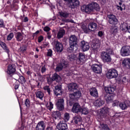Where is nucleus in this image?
<instances>
[{
    "label": "nucleus",
    "instance_id": "obj_1",
    "mask_svg": "<svg viewBox=\"0 0 130 130\" xmlns=\"http://www.w3.org/2000/svg\"><path fill=\"white\" fill-rule=\"evenodd\" d=\"M81 10H84L85 12H94L96 11V12H100V6H99V4L97 3L92 2L88 5H83L81 7Z\"/></svg>",
    "mask_w": 130,
    "mask_h": 130
},
{
    "label": "nucleus",
    "instance_id": "obj_2",
    "mask_svg": "<svg viewBox=\"0 0 130 130\" xmlns=\"http://www.w3.org/2000/svg\"><path fill=\"white\" fill-rule=\"evenodd\" d=\"M69 41L70 45L69 49L71 51H73L75 50L76 45L78 44V37L74 35H71L69 38Z\"/></svg>",
    "mask_w": 130,
    "mask_h": 130
},
{
    "label": "nucleus",
    "instance_id": "obj_3",
    "mask_svg": "<svg viewBox=\"0 0 130 130\" xmlns=\"http://www.w3.org/2000/svg\"><path fill=\"white\" fill-rule=\"evenodd\" d=\"M101 58L104 63L111 62V57L110 55L105 51H103L101 53Z\"/></svg>",
    "mask_w": 130,
    "mask_h": 130
},
{
    "label": "nucleus",
    "instance_id": "obj_4",
    "mask_svg": "<svg viewBox=\"0 0 130 130\" xmlns=\"http://www.w3.org/2000/svg\"><path fill=\"white\" fill-rule=\"evenodd\" d=\"M118 76V73L115 69H110L107 73L106 76L108 79H113L117 78Z\"/></svg>",
    "mask_w": 130,
    "mask_h": 130
},
{
    "label": "nucleus",
    "instance_id": "obj_5",
    "mask_svg": "<svg viewBox=\"0 0 130 130\" xmlns=\"http://www.w3.org/2000/svg\"><path fill=\"white\" fill-rule=\"evenodd\" d=\"M65 2H69V7L71 9H76L80 6L79 0H64Z\"/></svg>",
    "mask_w": 130,
    "mask_h": 130
},
{
    "label": "nucleus",
    "instance_id": "obj_6",
    "mask_svg": "<svg viewBox=\"0 0 130 130\" xmlns=\"http://www.w3.org/2000/svg\"><path fill=\"white\" fill-rule=\"evenodd\" d=\"M55 49L56 52L60 53L63 50V45L58 41H54Z\"/></svg>",
    "mask_w": 130,
    "mask_h": 130
},
{
    "label": "nucleus",
    "instance_id": "obj_7",
    "mask_svg": "<svg viewBox=\"0 0 130 130\" xmlns=\"http://www.w3.org/2000/svg\"><path fill=\"white\" fill-rule=\"evenodd\" d=\"M69 67V62L64 61L63 62H61L59 64L56 66L55 69V72H60L62 70V69H66Z\"/></svg>",
    "mask_w": 130,
    "mask_h": 130
},
{
    "label": "nucleus",
    "instance_id": "obj_8",
    "mask_svg": "<svg viewBox=\"0 0 130 130\" xmlns=\"http://www.w3.org/2000/svg\"><path fill=\"white\" fill-rule=\"evenodd\" d=\"M120 54L122 56H128L130 55V47L126 46L122 47Z\"/></svg>",
    "mask_w": 130,
    "mask_h": 130
},
{
    "label": "nucleus",
    "instance_id": "obj_9",
    "mask_svg": "<svg viewBox=\"0 0 130 130\" xmlns=\"http://www.w3.org/2000/svg\"><path fill=\"white\" fill-rule=\"evenodd\" d=\"M91 69L96 74H101L102 72V66L101 65L93 64L91 66Z\"/></svg>",
    "mask_w": 130,
    "mask_h": 130
},
{
    "label": "nucleus",
    "instance_id": "obj_10",
    "mask_svg": "<svg viewBox=\"0 0 130 130\" xmlns=\"http://www.w3.org/2000/svg\"><path fill=\"white\" fill-rule=\"evenodd\" d=\"M57 109L60 111L64 109V101L63 99H59L56 103Z\"/></svg>",
    "mask_w": 130,
    "mask_h": 130
},
{
    "label": "nucleus",
    "instance_id": "obj_11",
    "mask_svg": "<svg viewBox=\"0 0 130 130\" xmlns=\"http://www.w3.org/2000/svg\"><path fill=\"white\" fill-rule=\"evenodd\" d=\"M108 18L109 19V22L111 25H116L118 22V20L114 15L110 14L108 15Z\"/></svg>",
    "mask_w": 130,
    "mask_h": 130
},
{
    "label": "nucleus",
    "instance_id": "obj_12",
    "mask_svg": "<svg viewBox=\"0 0 130 130\" xmlns=\"http://www.w3.org/2000/svg\"><path fill=\"white\" fill-rule=\"evenodd\" d=\"M73 92V93L69 95V97L71 98V99H78L81 97L82 93H81V91H80L79 90L77 89Z\"/></svg>",
    "mask_w": 130,
    "mask_h": 130
},
{
    "label": "nucleus",
    "instance_id": "obj_13",
    "mask_svg": "<svg viewBox=\"0 0 130 130\" xmlns=\"http://www.w3.org/2000/svg\"><path fill=\"white\" fill-rule=\"evenodd\" d=\"M72 111L74 113H79V112L82 111V108H81V106L78 103H75L73 105Z\"/></svg>",
    "mask_w": 130,
    "mask_h": 130
},
{
    "label": "nucleus",
    "instance_id": "obj_14",
    "mask_svg": "<svg viewBox=\"0 0 130 130\" xmlns=\"http://www.w3.org/2000/svg\"><path fill=\"white\" fill-rule=\"evenodd\" d=\"M57 128L58 130H66L68 129V125L64 121H61L57 124Z\"/></svg>",
    "mask_w": 130,
    "mask_h": 130
},
{
    "label": "nucleus",
    "instance_id": "obj_15",
    "mask_svg": "<svg viewBox=\"0 0 130 130\" xmlns=\"http://www.w3.org/2000/svg\"><path fill=\"white\" fill-rule=\"evenodd\" d=\"M86 60V56L84 54L80 53L77 59V63H84Z\"/></svg>",
    "mask_w": 130,
    "mask_h": 130
},
{
    "label": "nucleus",
    "instance_id": "obj_16",
    "mask_svg": "<svg viewBox=\"0 0 130 130\" xmlns=\"http://www.w3.org/2000/svg\"><path fill=\"white\" fill-rule=\"evenodd\" d=\"M80 46L83 51H87V50H89L90 48L89 43L85 42L84 41H82L81 42Z\"/></svg>",
    "mask_w": 130,
    "mask_h": 130
},
{
    "label": "nucleus",
    "instance_id": "obj_17",
    "mask_svg": "<svg viewBox=\"0 0 130 130\" xmlns=\"http://www.w3.org/2000/svg\"><path fill=\"white\" fill-rule=\"evenodd\" d=\"M100 114L103 117H107L109 115V109L108 108H103L101 109Z\"/></svg>",
    "mask_w": 130,
    "mask_h": 130
},
{
    "label": "nucleus",
    "instance_id": "obj_18",
    "mask_svg": "<svg viewBox=\"0 0 130 130\" xmlns=\"http://www.w3.org/2000/svg\"><path fill=\"white\" fill-rule=\"evenodd\" d=\"M68 89L70 92H75L78 90V85L77 83H72L68 85Z\"/></svg>",
    "mask_w": 130,
    "mask_h": 130
},
{
    "label": "nucleus",
    "instance_id": "obj_19",
    "mask_svg": "<svg viewBox=\"0 0 130 130\" xmlns=\"http://www.w3.org/2000/svg\"><path fill=\"white\" fill-rule=\"evenodd\" d=\"M91 47L93 49H98L100 47V40L98 39H94L92 41Z\"/></svg>",
    "mask_w": 130,
    "mask_h": 130
},
{
    "label": "nucleus",
    "instance_id": "obj_20",
    "mask_svg": "<svg viewBox=\"0 0 130 130\" xmlns=\"http://www.w3.org/2000/svg\"><path fill=\"white\" fill-rule=\"evenodd\" d=\"M16 72V68H15V65L10 64L8 66L7 73L8 75H13L14 73Z\"/></svg>",
    "mask_w": 130,
    "mask_h": 130
},
{
    "label": "nucleus",
    "instance_id": "obj_21",
    "mask_svg": "<svg viewBox=\"0 0 130 130\" xmlns=\"http://www.w3.org/2000/svg\"><path fill=\"white\" fill-rule=\"evenodd\" d=\"M36 130H45V123L43 121L39 122L36 127Z\"/></svg>",
    "mask_w": 130,
    "mask_h": 130
},
{
    "label": "nucleus",
    "instance_id": "obj_22",
    "mask_svg": "<svg viewBox=\"0 0 130 130\" xmlns=\"http://www.w3.org/2000/svg\"><path fill=\"white\" fill-rule=\"evenodd\" d=\"M130 102L128 101H126L123 103H121L119 104V107L122 109V110H125L126 108L129 107Z\"/></svg>",
    "mask_w": 130,
    "mask_h": 130
},
{
    "label": "nucleus",
    "instance_id": "obj_23",
    "mask_svg": "<svg viewBox=\"0 0 130 130\" xmlns=\"http://www.w3.org/2000/svg\"><path fill=\"white\" fill-rule=\"evenodd\" d=\"M115 89H116V87L113 86L105 87V91L108 94H113L115 91Z\"/></svg>",
    "mask_w": 130,
    "mask_h": 130
},
{
    "label": "nucleus",
    "instance_id": "obj_24",
    "mask_svg": "<svg viewBox=\"0 0 130 130\" xmlns=\"http://www.w3.org/2000/svg\"><path fill=\"white\" fill-rule=\"evenodd\" d=\"M54 92L56 96L61 95V93H62L61 85H56V86H55Z\"/></svg>",
    "mask_w": 130,
    "mask_h": 130
},
{
    "label": "nucleus",
    "instance_id": "obj_25",
    "mask_svg": "<svg viewBox=\"0 0 130 130\" xmlns=\"http://www.w3.org/2000/svg\"><path fill=\"white\" fill-rule=\"evenodd\" d=\"M66 34V30L63 28H60L57 32V38L60 39L63 37V35Z\"/></svg>",
    "mask_w": 130,
    "mask_h": 130
},
{
    "label": "nucleus",
    "instance_id": "obj_26",
    "mask_svg": "<svg viewBox=\"0 0 130 130\" xmlns=\"http://www.w3.org/2000/svg\"><path fill=\"white\" fill-rule=\"evenodd\" d=\"M97 24L95 22H91L88 24V28H89L90 31L94 32L97 29Z\"/></svg>",
    "mask_w": 130,
    "mask_h": 130
},
{
    "label": "nucleus",
    "instance_id": "obj_27",
    "mask_svg": "<svg viewBox=\"0 0 130 130\" xmlns=\"http://www.w3.org/2000/svg\"><path fill=\"white\" fill-rule=\"evenodd\" d=\"M36 97L40 100H43L44 98V93L41 91H37L36 92Z\"/></svg>",
    "mask_w": 130,
    "mask_h": 130
},
{
    "label": "nucleus",
    "instance_id": "obj_28",
    "mask_svg": "<svg viewBox=\"0 0 130 130\" xmlns=\"http://www.w3.org/2000/svg\"><path fill=\"white\" fill-rule=\"evenodd\" d=\"M103 104H104V101L101 100V99L96 100L94 103V106H96V107H100V106H102Z\"/></svg>",
    "mask_w": 130,
    "mask_h": 130
},
{
    "label": "nucleus",
    "instance_id": "obj_29",
    "mask_svg": "<svg viewBox=\"0 0 130 130\" xmlns=\"http://www.w3.org/2000/svg\"><path fill=\"white\" fill-rule=\"evenodd\" d=\"M90 95L93 97H98V91L95 87L90 88Z\"/></svg>",
    "mask_w": 130,
    "mask_h": 130
},
{
    "label": "nucleus",
    "instance_id": "obj_30",
    "mask_svg": "<svg viewBox=\"0 0 130 130\" xmlns=\"http://www.w3.org/2000/svg\"><path fill=\"white\" fill-rule=\"evenodd\" d=\"M122 66L129 69L130 68V59H125L122 61Z\"/></svg>",
    "mask_w": 130,
    "mask_h": 130
},
{
    "label": "nucleus",
    "instance_id": "obj_31",
    "mask_svg": "<svg viewBox=\"0 0 130 130\" xmlns=\"http://www.w3.org/2000/svg\"><path fill=\"white\" fill-rule=\"evenodd\" d=\"M73 121L76 123V124H81V121H82V117L80 116H76L74 117Z\"/></svg>",
    "mask_w": 130,
    "mask_h": 130
},
{
    "label": "nucleus",
    "instance_id": "obj_32",
    "mask_svg": "<svg viewBox=\"0 0 130 130\" xmlns=\"http://www.w3.org/2000/svg\"><path fill=\"white\" fill-rule=\"evenodd\" d=\"M15 37L17 41H22L23 40V35L20 32H16Z\"/></svg>",
    "mask_w": 130,
    "mask_h": 130
},
{
    "label": "nucleus",
    "instance_id": "obj_33",
    "mask_svg": "<svg viewBox=\"0 0 130 130\" xmlns=\"http://www.w3.org/2000/svg\"><path fill=\"white\" fill-rule=\"evenodd\" d=\"M52 78L54 81H56L57 82H60V80H61L60 76L56 73L54 74Z\"/></svg>",
    "mask_w": 130,
    "mask_h": 130
},
{
    "label": "nucleus",
    "instance_id": "obj_34",
    "mask_svg": "<svg viewBox=\"0 0 130 130\" xmlns=\"http://www.w3.org/2000/svg\"><path fill=\"white\" fill-rule=\"evenodd\" d=\"M0 45L1 46H2L3 49L5 50L6 52H7V53H9V52H10L9 48H8V47L7 46V44H6V43L3 42H0Z\"/></svg>",
    "mask_w": 130,
    "mask_h": 130
},
{
    "label": "nucleus",
    "instance_id": "obj_35",
    "mask_svg": "<svg viewBox=\"0 0 130 130\" xmlns=\"http://www.w3.org/2000/svg\"><path fill=\"white\" fill-rule=\"evenodd\" d=\"M52 117L53 118H55V119H56L57 117H60V113L59 111H56L52 113Z\"/></svg>",
    "mask_w": 130,
    "mask_h": 130
},
{
    "label": "nucleus",
    "instance_id": "obj_36",
    "mask_svg": "<svg viewBox=\"0 0 130 130\" xmlns=\"http://www.w3.org/2000/svg\"><path fill=\"white\" fill-rule=\"evenodd\" d=\"M63 119L66 122L70 120V114L68 113H65L63 115Z\"/></svg>",
    "mask_w": 130,
    "mask_h": 130
},
{
    "label": "nucleus",
    "instance_id": "obj_37",
    "mask_svg": "<svg viewBox=\"0 0 130 130\" xmlns=\"http://www.w3.org/2000/svg\"><path fill=\"white\" fill-rule=\"evenodd\" d=\"M59 15L60 17H63V18H68L70 14L68 12H59Z\"/></svg>",
    "mask_w": 130,
    "mask_h": 130
},
{
    "label": "nucleus",
    "instance_id": "obj_38",
    "mask_svg": "<svg viewBox=\"0 0 130 130\" xmlns=\"http://www.w3.org/2000/svg\"><path fill=\"white\" fill-rule=\"evenodd\" d=\"M26 50H27V46H26V45H22L18 49V51L21 53H24V52L26 51Z\"/></svg>",
    "mask_w": 130,
    "mask_h": 130
},
{
    "label": "nucleus",
    "instance_id": "obj_39",
    "mask_svg": "<svg viewBox=\"0 0 130 130\" xmlns=\"http://www.w3.org/2000/svg\"><path fill=\"white\" fill-rule=\"evenodd\" d=\"M82 29L83 30L85 33H89L90 32V28L86 26L85 25H83L81 26Z\"/></svg>",
    "mask_w": 130,
    "mask_h": 130
},
{
    "label": "nucleus",
    "instance_id": "obj_40",
    "mask_svg": "<svg viewBox=\"0 0 130 130\" xmlns=\"http://www.w3.org/2000/svg\"><path fill=\"white\" fill-rule=\"evenodd\" d=\"M18 81L20 82L21 84H25V83H26V79L24 76H20L18 79Z\"/></svg>",
    "mask_w": 130,
    "mask_h": 130
},
{
    "label": "nucleus",
    "instance_id": "obj_41",
    "mask_svg": "<svg viewBox=\"0 0 130 130\" xmlns=\"http://www.w3.org/2000/svg\"><path fill=\"white\" fill-rule=\"evenodd\" d=\"M68 59L70 60L71 61L74 60L75 58H76V55L74 54H72L71 55H68Z\"/></svg>",
    "mask_w": 130,
    "mask_h": 130
},
{
    "label": "nucleus",
    "instance_id": "obj_42",
    "mask_svg": "<svg viewBox=\"0 0 130 130\" xmlns=\"http://www.w3.org/2000/svg\"><path fill=\"white\" fill-rule=\"evenodd\" d=\"M82 114H84L85 115L88 114L89 113V110L88 109L84 108L83 109H81Z\"/></svg>",
    "mask_w": 130,
    "mask_h": 130
},
{
    "label": "nucleus",
    "instance_id": "obj_43",
    "mask_svg": "<svg viewBox=\"0 0 130 130\" xmlns=\"http://www.w3.org/2000/svg\"><path fill=\"white\" fill-rule=\"evenodd\" d=\"M47 81L49 85H51V84H52V82H53L54 80L52 78H51L49 76L47 77Z\"/></svg>",
    "mask_w": 130,
    "mask_h": 130
},
{
    "label": "nucleus",
    "instance_id": "obj_44",
    "mask_svg": "<svg viewBox=\"0 0 130 130\" xmlns=\"http://www.w3.org/2000/svg\"><path fill=\"white\" fill-rule=\"evenodd\" d=\"M13 38H14V33L11 32L7 36V39L8 41H10L12 40Z\"/></svg>",
    "mask_w": 130,
    "mask_h": 130
},
{
    "label": "nucleus",
    "instance_id": "obj_45",
    "mask_svg": "<svg viewBox=\"0 0 130 130\" xmlns=\"http://www.w3.org/2000/svg\"><path fill=\"white\" fill-rule=\"evenodd\" d=\"M106 52L110 55V54H112L113 53V50L110 48H108L106 49Z\"/></svg>",
    "mask_w": 130,
    "mask_h": 130
},
{
    "label": "nucleus",
    "instance_id": "obj_46",
    "mask_svg": "<svg viewBox=\"0 0 130 130\" xmlns=\"http://www.w3.org/2000/svg\"><path fill=\"white\" fill-rule=\"evenodd\" d=\"M52 50L51 49H48L47 50V56H49L50 57H51V56H52L53 54H52Z\"/></svg>",
    "mask_w": 130,
    "mask_h": 130
},
{
    "label": "nucleus",
    "instance_id": "obj_47",
    "mask_svg": "<svg viewBox=\"0 0 130 130\" xmlns=\"http://www.w3.org/2000/svg\"><path fill=\"white\" fill-rule=\"evenodd\" d=\"M44 90L46 91V92H47L49 94H50V87H49V86H46L44 87Z\"/></svg>",
    "mask_w": 130,
    "mask_h": 130
},
{
    "label": "nucleus",
    "instance_id": "obj_48",
    "mask_svg": "<svg viewBox=\"0 0 130 130\" xmlns=\"http://www.w3.org/2000/svg\"><path fill=\"white\" fill-rule=\"evenodd\" d=\"M111 31L113 34H115L118 31L117 27L116 26H114L113 28L111 29Z\"/></svg>",
    "mask_w": 130,
    "mask_h": 130
},
{
    "label": "nucleus",
    "instance_id": "obj_49",
    "mask_svg": "<svg viewBox=\"0 0 130 130\" xmlns=\"http://www.w3.org/2000/svg\"><path fill=\"white\" fill-rule=\"evenodd\" d=\"M6 25H5V22L3 19H0V28H5Z\"/></svg>",
    "mask_w": 130,
    "mask_h": 130
},
{
    "label": "nucleus",
    "instance_id": "obj_50",
    "mask_svg": "<svg viewBox=\"0 0 130 130\" xmlns=\"http://www.w3.org/2000/svg\"><path fill=\"white\" fill-rule=\"evenodd\" d=\"M25 104L26 107H29L30 106V101L28 99H26L25 101Z\"/></svg>",
    "mask_w": 130,
    "mask_h": 130
},
{
    "label": "nucleus",
    "instance_id": "obj_51",
    "mask_svg": "<svg viewBox=\"0 0 130 130\" xmlns=\"http://www.w3.org/2000/svg\"><path fill=\"white\" fill-rule=\"evenodd\" d=\"M47 107L48 109H49V110H51V109L53 108V104L51 103V102H49V105Z\"/></svg>",
    "mask_w": 130,
    "mask_h": 130
},
{
    "label": "nucleus",
    "instance_id": "obj_52",
    "mask_svg": "<svg viewBox=\"0 0 130 130\" xmlns=\"http://www.w3.org/2000/svg\"><path fill=\"white\" fill-rule=\"evenodd\" d=\"M41 73L43 74V73H45L46 72V67L45 66H42L41 70Z\"/></svg>",
    "mask_w": 130,
    "mask_h": 130
},
{
    "label": "nucleus",
    "instance_id": "obj_53",
    "mask_svg": "<svg viewBox=\"0 0 130 130\" xmlns=\"http://www.w3.org/2000/svg\"><path fill=\"white\" fill-rule=\"evenodd\" d=\"M102 129L104 130H110L107 124L103 125Z\"/></svg>",
    "mask_w": 130,
    "mask_h": 130
},
{
    "label": "nucleus",
    "instance_id": "obj_54",
    "mask_svg": "<svg viewBox=\"0 0 130 130\" xmlns=\"http://www.w3.org/2000/svg\"><path fill=\"white\" fill-rule=\"evenodd\" d=\"M106 100L107 102H110V101H111L112 100V99H111V97L109 95L106 96Z\"/></svg>",
    "mask_w": 130,
    "mask_h": 130
},
{
    "label": "nucleus",
    "instance_id": "obj_55",
    "mask_svg": "<svg viewBox=\"0 0 130 130\" xmlns=\"http://www.w3.org/2000/svg\"><path fill=\"white\" fill-rule=\"evenodd\" d=\"M44 31H45V32H49V31H50V27H48V26H45L44 28Z\"/></svg>",
    "mask_w": 130,
    "mask_h": 130
},
{
    "label": "nucleus",
    "instance_id": "obj_56",
    "mask_svg": "<svg viewBox=\"0 0 130 130\" xmlns=\"http://www.w3.org/2000/svg\"><path fill=\"white\" fill-rule=\"evenodd\" d=\"M13 78H14V79L16 81L17 80H19V78H20V76L18 74H16L14 75H13Z\"/></svg>",
    "mask_w": 130,
    "mask_h": 130
},
{
    "label": "nucleus",
    "instance_id": "obj_57",
    "mask_svg": "<svg viewBox=\"0 0 130 130\" xmlns=\"http://www.w3.org/2000/svg\"><path fill=\"white\" fill-rule=\"evenodd\" d=\"M43 40V37L42 36H40L39 38H38V42L39 43H40V42H41Z\"/></svg>",
    "mask_w": 130,
    "mask_h": 130
},
{
    "label": "nucleus",
    "instance_id": "obj_58",
    "mask_svg": "<svg viewBox=\"0 0 130 130\" xmlns=\"http://www.w3.org/2000/svg\"><path fill=\"white\" fill-rule=\"evenodd\" d=\"M98 36H99V37H102V36H103V32H102V31H99Z\"/></svg>",
    "mask_w": 130,
    "mask_h": 130
},
{
    "label": "nucleus",
    "instance_id": "obj_59",
    "mask_svg": "<svg viewBox=\"0 0 130 130\" xmlns=\"http://www.w3.org/2000/svg\"><path fill=\"white\" fill-rule=\"evenodd\" d=\"M50 34H50V32H48L47 33L48 39H50V38H51V35Z\"/></svg>",
    "mask_w": 130,
    "mask_h": 130
},
{
    "label": "nucleus",
    "instance_id": "obj_60",
    "mask_svg": "<svg viewBox=\"0 0 130 130\" xmlns=\"http://www.w3.org/2000/svg\"><path fill=\"white\" fill-rule=\"evenodd\" d=\"M118 105V101H116L113 104V106H117Z\"/></svg>",
    "mask_w": 130,
    "mask_h": 130
},
{
    "label": "nucleus",
    "instance_id": "obj_61",
    "mask_svg": "<svg viewBox=\"0 0 130 130\" xmlns=\"http://www.w3.org/2000/svg\"><path fill=\"white\" fill-rule=\"evenodd\" d=\"M19 87H20L19 84H16L15 85V90H18L19 89Z\"/></svg>",
    "mask_w": 130,
    "mask_h": 130
},
{
    "label": "nucleus",
    "instance_id": "obj_62",
    "mask_svg": "<svg viewBox=\"0 0 130 130\" xmlns=\"http://www.w3.org/2000/svg\"><path fill=\"white\" fill-rule=\"evenodd\" d=\"M49 44V43H44L43 47H44V48H45V47H47V46H48V45Z\"/></svg>",
    "mask_w": 130,
    "mask_h": 130
},
{
    "label": "nucleus",
    "instance_id": "obj_63",
    "mask_svg": "<svg viewBox=\"0 0 130 130\" xmlns=\"http://www.w3.org/2000/svg\"><path fill=\"white\" fill-rule=\"evenodd\" d=\"M117 10H120V11H122V10H123L122 7H121V6H119L118 5L117 6Z\"/></svg>",
    "mask_w": 130,
    "mask_h": 130
},
{
    "label": "nucleus",
    "instance_id": "obj_64",
    "mask_svg": "<svg viewBox=\"0 0 130 130\" xmlns=\"http://www.w3.org/2000/svg\"><path fill=\"white\" fill-rule=\"evenodd\" d=\"M62 20L63 22H66V23H69L70 22V20L69 19H64Z\"/></svg>",
    "mask_w": 130,
    "mask_h": 130
}]
</instances>
